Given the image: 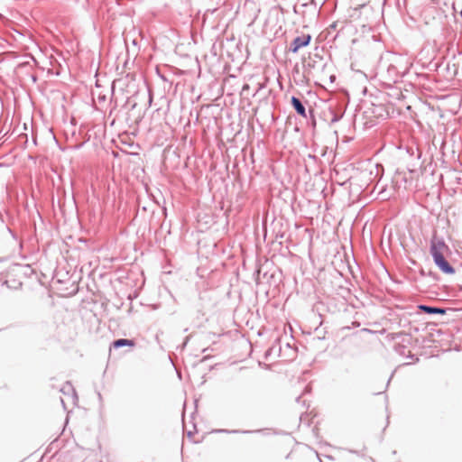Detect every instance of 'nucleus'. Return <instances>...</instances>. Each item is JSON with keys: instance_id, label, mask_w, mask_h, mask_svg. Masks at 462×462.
<instances>
[{"instance_id": "nucleus-2", "label": "nucleus", "mask_w": 462, "mask_h": 462, "mask_svg": "<svg viewBox=\"0 0 462 462\" xmlns=\"http://www.w3.org/2000/svg\"><path fill=\"white\" fill-rule=\"evenodd\" d=\"M435 264L446 274H453L455 269L448 263L443 255L433 258Z\"/></svg>"}, {"instance_id": "nucleus-4", "label": "nucleus", "mask_w": 462, "mask_h": 462, "mask_svg": "<svg viewBox=\"0 0 462 462\" xmlns=\"http://www.w3.org/2000/svg\"><path fill=\"white\" fill-rule=\"evenodd\" d=\"M291 105L299 115H300L303 117H306L305 107L298 97H291Z\"/></svg>"}, {"instance_id": "nucleus-5", "label": "nucleus", "mask_w": 462, "mask_h": 462, "mask_svg": "<svg viewBox=\"0 0 462 462\" xmlns=\"http://www.w3.org/2000/svg\"><path fill=\"white\" fill-rule=\"evenodd\" d=\"M419 309L428 314H445L446 310L444 309L430 307L427 305H420Z\"/></svg>"}, {"instance_id": "nucleus-3", "label": "nucleus", "mask_w": 462, "mask_h": 462, "mask_svg": "<svg viewBox=\"0 0 462 462\" xmlns=\"http://www.w3.org/2000/svg\"><path fill=\"white\" fill-rule=\"evenodd\" d=\"M310 39H311L310 35L296 37L292 42V46H293V48L291 50L292 52H297L299 51V49L309 45Z\"/></svg>"}, {"instance_id": "nucleus-1", "label": "nucleus", "mask_w": 462, "mask_h": 462, "mask_svg": "<svg viewBox=\"0 0 462 462\" xmlns=\"http://www.w3.org/2000/svg\"><path fill=\"white\" fill-rule=\"evenodd\" d=\"M446 248L447 245L442 238H433L430 243V254L432 258L443 255V250Z\"/></svg>"}, {"instance_id": "nucleus-6", "label": "nucleus", "mask_w": 462, "mask_h": 462, "mask_svg": "<svg viewBox=\"0 0 462 462\" xmlns=\"http://www.w3.org/2000/svg\"><path fill=\"white\" fill-rule=\"evenodd\" d=\"M113 345L116 348H118L122 346H134V343L132 340L121 338L114 341Z\"/></svg>"}]
</instances>
